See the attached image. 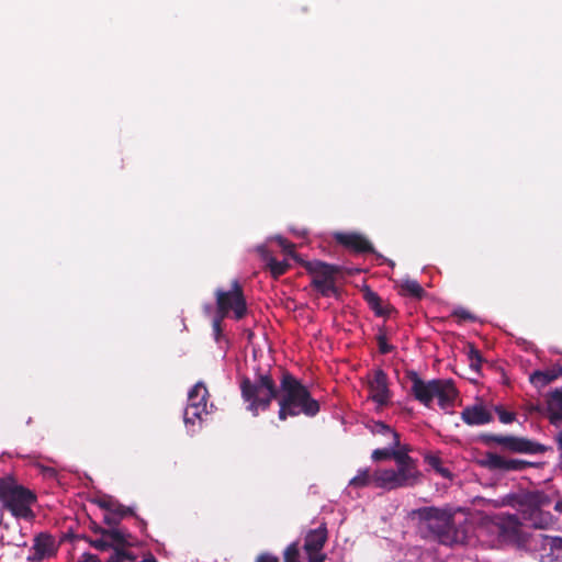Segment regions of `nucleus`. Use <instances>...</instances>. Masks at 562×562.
I'll return each instance as SVG.
<instances>
[{"mask_svg":"<svg viewBox=\"0 0 562 562\" xmlns=\"http://www.w3.org/2000/svg\"><path fill=\"white\" fill-rule=\"evenodd\" d=\"M308 555V562H325L326 554H313L306 553Z\"/></svg>","mask_w":562,"mask_h":562,"instance_id":"49530a36","label":"nucleus"},{"mask_svg":"<svg viewBox=\"0 0 562 562\" xmlns=\"http://www.w3.org/2000/svg\"><path fill=\"white\" fill-rule=\"evenodd\" d=\"M562 375V366L553 364L546 370H536L529 375V381L538 389L544 387Z\"/></svg>","mask_w":562,"mask_h":562,"instance_id":"5701e85b","label":"nucleus"},{"mask_svg":"<svg viewBox=\"0 0 562 562\" xmlns=\"http://www.w3.org/2000/svg\"><path fill=\"white\" fill-rule=\"evenodd\" d=\"M374 431L380 434H390L393 438V447L400 446V435L395 430L391 429L390 426H387L383 422L375 423Z\"/></svg>","mask_w":562,"mask_h":562,"instance_id":"473e14b6","label":"nucleus"},{"mask_svg":"<svg viewBox=\"0 0 562 562\" xmlns=\"http://www.w3.org/2000/svg\"><path fill=\"white\" fill-rule=\"evenodd\" d=\"M328 539V532L325 525L307 531L303 549L306 553L323 554L322 550Z\"/></svg>","mask_w":562,"mask_h":562,"instance_id":"a211bd4d","label":"nucleus"},{"mask_svg":"<svg viewBox=\"0 0 562 562\" xmlns=\"http://www.w3.org/2000/svg\"><path fill=\"white\" fill-rule=\"evenodd\" d=\"M256 562H279V558L271 553H261L256 558Z\"/></svg>","mask_w":562,"mask_h":562,"instance_id":"c03bdc74","label":"nucleus"},{"mask_svg":"<svg viewBox=\"0 0 562 562\" xmlns=\"http://www.w3.org/2000/svg\"><path fill=\"white\" fill-rule=\"evenodd\" d=\"M106 537H103L101 539L90 540V546L99 551H106L110 548H112V543H110Z\"/></svg>","mask_w":562,"mask_h":562,"instance_id":"4c0bfd02","label":"nucleus"},{"mask_svg":"<svg viewBox=\"0 0 562 562\" xmlns=\"http://www.w3.org/2000/svg\"><path fill=\"white\" fill-rule=\"evenodd\" d=\"M508 522L510 525H513V526H517L518 525V518L516 516H509Z\"/></svg>","mask_w":562,"mask_h":562,"instance_id":"603ef678","label":"nucleus"},{"mask_svg":"<svg viewBox=\"0 0 562 562\" xmlns=\"http://www.w3.org/2000/svg\"><path fill=\"white\" fill-rule=\"evenodd\" d=\"M398 294L402 296H411L416 300H422L426 296L424 288L414 279H404L398 285Z\"/></svg>","mask_w":562,"mask_h":562,"instance_id":"a878e982","label":"nucleus"},{"mask_svg":"<svg viewBox=\"0 0 562 562\" xmlns=\"http://www.w3.org/2000/svg\"><path fill=\"white\" fill-rule=\"evenodd\" d=\"M452 316L458 317L460 321H474L475 317L465 308H457L452 312Z\"/></svg>","mask_w":562,"mask_h":562,"instance_id":"58836bf2","label":"nucleus"},{"mask_svg":"<svg viewBox=\"0 0 562 562\" xmlns=\"http://www.w3.org/2000/svg\"><path fill=\"white\" fill-rule=\"evenodd\" d=\"M362 296L376 316H389L391 314L393 308L390 305H383L379 294L371 290L370 286L366 285L362 289Z\"/></svg>","mask_w":562,"mask_h":562,"instance_id":"b1692460","label":"nucleus"},{"mask_svg":"<svg viewBox=\"0 0 562 562\" xmlns=\"http://www.w3.org/2000/svg\"><path fill=\"white\" fill-rule=\"evenodd\" d=\"M368 387L370 392L369 397L373 402L380 406H384L389 403L391 392L389 390L387 375L382 369H376L373 372L372 378L368 381Z\"/></svg>","mask_w":562,"mask_h":562,"instance_id":"dca6fc26","label":"nucleus"},{"mask_svg":"<svg viewBox=\"0 0 562 562\" xmlns=\"http://www.w3.org/2000/svg\"><path fill=\"white\" fill-rule=\"evenodd\" d=\"M217 315L226 317L231 312L236 321L243 319L247 314V302L244 290L238 280L232 282L231 290L217 289L215 291Z\"/></svg>","mask_w":562,"mask_h":562,"instance_id":"0eeeda50","label":"nucleus"},{"mask_svg":"<svg viewBox=\"0 0 562 562\" xmlns=\"http://www.w3.org/2000/svg\"><path fill=\"white\" fill-rule=\"evenodd\" d=\"M335 241L344 248L356 254H372L374 247L371 241L357 232H337L333 235Z\"/></svg>","mask_w":562,"mask_h":562,"instance_id":"ddd939ff","label":"nucleus"},{"mask_svg":"<svg viewBox=\"0 0 562 562\" xmlns=\"http://www.w3.org/2000/svg\"><path fill=\"white\" fill-rule=\"evenodd\" d=\"M551 498L542 491H531L521 495L519 505L521 515L529 527L535 529H549L555 520L549 512H544L542 507L549 506Z\"/></svg>","mask_w":562,"mask_h":562,"instance_id":"39448f33","label":"nucleus"},{"mask_svg":"<svg viewBox=\"0 0 562 562\" xmlns=\"http://www.w3.org/2000/svg\"><path fill=\"white\" fill-rule=\"evenodd\" d=\"M482 362H483V358H480L477 361L470 360V368L476 372H480Z\"/></svg>","mask_w":562,"mask_h":562,"instance_id":"09e8293b","label":"nucleus"},{"mask_svg":"<svg viewBox=\"0 0 562 562\" xmlns=\"http://www.w3.org/2000/svg\"><path fill=\"white\" fill-rule=\"evenodd\" d=\"M376 340H378L379 351L382 355L390 353L394 350V346H392L387 342L386 336L384 334L378 335Z\"/></svg>","mask_w":562,"mask_h":562,"instance_id":"c9c22d12","label":"nucleus"},{"mask_svg":"<svg viewBox=\"0 0 562 562\" xmlns=\"http://www.w3.org/2000/svg\"><path fill=\"white\" fill-rule=\"evenodd\" d=\"M425 461L439 475L445 479H451V472L449 469L442 465V461L438 456L428 454L425 457Z\"/></svg>","mask_w":562,"mask_h":562,"instance_id":"cd10ccee","label":"nucleus"},{"mask_svg":"<svg viewBox=\"0 0 562 562\" xmlns=\"http://www.w3.org/2000/svg\"><path fill=\"white\" fill-rule=\"evenodd\" d=\"M547 417L551 425L558 427L562 423V391L555 389L547 395Z\"/></svg>","mask_w":562,"mask_h":562,"instance_id":"412c9836","label":"nucleus"},{"mask_svg":"<svg viewBox=\"0 0 562 562\" xmlns=\"http://www.w3.org/2000/svg\"><path fill=\"white\" fill-rule=\"evenodd\" d=\"M222 319H223V318H221V315H218V318H215V319L213 321V329H214V331H215L216 336H218V335L221 334V330H222V329H221V321H222Z\"/></svg>","mask_w":562,"mask_h":562,"instance_id":"8fccbe9b","label":"nucleus"},{"mask_svg":"<svg viewBox=\"0 0 562 562\" xmlns=\"http://www.w3.org/2000/svg\"><path fill=\"white\" fill-rule=\"evenodd\" d=\"M97 531L100 532L103 537H106L108 539L111 540L109 542L112 543L113 551L115 550V548L127 547L132 544V535L127 531L117 529L116 527L110 529H104L100 527Z\"/></svg>","mask_w":562,"mask_h":562,"instance_id":"393cba45","label":"nucleus"},{"mask_svg":"<svg viewBox=\"0 0 562 562\" xmlns=\"http://www.w3.org/2000/svg\"><path fill=\"white\" fill-rule=\"evenodd\" d=\"M494 411L498 415V419L503 424H510L516 419L515 413L505 411L502 406L497 405Z\"/></svg>","mask_w":562,"mask_h":562,"instance_id":"f704fd0d","label":"nucleus"},{"mask_svg":"<svg viewBox=\"0 0 562 562\" xmlns=\"http://www.w3.org/2000/svg\"><path fill=\"white\" fill-rule=\"evenodd\" d=\"M256 251L274 279L283 276L289 270L290 263L286 260H277L265 245L257 246Z\"/></svg>","mask_w":562,"mask_h":562,"instance_id":"aec40b11","label":"nucleus"},{"mask_svg":"<svg viewBox=\"0 0 562 562\" xmlns=\"http://www.w3.org/2000/svg\"><path fill=\"white\" fill-rule=\"evenodd\" d=\"M369 485H373V472L369 469H361L358 474L349 481V486L362 488Z\"/></svg>","mask_w":562,"mask_h":562,"instance_id":"bb28decb","label":"nucleus"},{"mask_svg":"<svg viewBox=\"0 0 562 562\" xmlns=\"http://www.w3.org/2000/svg\"><path fill=\"white\" fill-rule=\"evenodd\" d=\"M530 546L542 551L550 561L562 562V538L538 533L531 537Z\"/></svg>","mask_w":562,"mask_h":562,"instance_id":"2eb2a0df","label":"nucleus"},{"mask_svg":"<svg viewBox=\"0 0 562 562\" xmlns=\"http://www.w3.org/2000/svg\"><path fill=\"white\" fill-rule=\"evenodd\" d=\"M239 389L241 398L247 403V411L255 417L259 415L260 411H268L272 401H277L280 393V384H277L271 372L260 369L256 371L254 379L243 376Z\"/></svg>","mask_w":562,"mask_h":562,"instance_id":"7ed1b4c3","label":"nucleus"},{"mask_svg":"<svg viewBox=\"0 0 562 562\" xmlns=\"http://www.w3.org/2000/svg\"><path fill=\"white\" fill-rule=\"evenodd\" d=\"M417 482L394 469H378L373 472V486L387 491L414 486Z\"/></svg>","mask_w":562,"mask_h":562,"instance_id":"9d476101","label":"nucleus"},{"mask_svg":"<svg viewBox=\"0 0 562 562\" xmlns=\"http://www.w3.org/2000/svg\"><path fill=\"white\" fill-rule=\"evenodd\" d=\"M461 419L469 426H480L493 420V415L483 405L467 406L461 412Z\"/></svg>","mask_w":562,"mask_h":562,"instance_id":"6ab92c4d","label":"nucleus"},{"mask_svg":"<svg viewBox=\"0 0 562 562\" xmlns=\"http://www.w3.org/2000/svg\"><path fill=\"white\" fill-rule=\"evenodd\" d=\"M46 474L48 476H55L56 475V471L54 469H52V468H48V469H46Z\"/></svg>","mask_w":562,"mask_h":562,"instance_id":"5fc2aeb1","label":"nucleus"},{"mask_svg":"<svg viewBox=\"0 0 562 562\" xmlns=\"http://www.w3.org/2000/svg\"><path fill=\"white\" fill-rule=\"evenodd\" d=\"M142 562H158L153 555L149 559H144Z\"/></svg>","mask_w":562,"mask_h":562,"instance_id":"6e6d98bb","label":"nucleus"},{"mask_svg":"<svg viewBox=\"0 0 562 562\" xmlns=\"http://www.w3.org/2000/svg\"><path fill=\"white\" fill-rule=\"evenodd\" d=\"M209 397V391L203 382H198L189 392V403L183 413V419L186 425L194 426L195 420H202V415L207 414L206 402Z\"/></svg>","mask_w":562,"mask_h":562,"instance_id":"1a4fd4ad","label":"nucleus"},{"mask_svg":"<svg viewBox=\"0 0 562 562\" xmlns=\"http://www.w3.org/2000/svg\"><path fill=\"white\" fill-rule=\"evenodd\" d=\"M412 517L417 519V528L424 539L436 540L445 546L458 542L454 514L448 508L426 506L414 509Z\"/></svg>","mask_w":562,"mask_h":562,"instance_id":"f03ea898","label":"nucleus"},{"mask_svg":"<svg viewBox=\"0 0 562 562\" xmlns=\"http://www.w3.org/2000/svg\"><path fill=\"white\" fill-rule=\"evenodd\" d=\"M528 411H529L530 413H532V412H540L541 409H540V406L531 404V405L528 407Z\"/></svg>","mask_w":562,"mask_h":562,"instance_id":"864d4df0","label":"nucleus"},{"mask_svg":"<svg viewBox=\"0 0 562 562\" xmlns=\"http://www.w3.org/2000/svg\"><path fill=\"white\" fill-rule=\"evenodd\" d=\"M111 513H113L120 521L125 517L136 516L133 507L125 506L119 501H116L115 505L112 507Z\"/></svg>","mask_w":562,"mask_h":562,"instance_id":"c756f323","label":"nucleus"},{"mask_svg":"<svg viewBox=\"0 0 562 562\" xmlns=\"http://www.w3.org/2000/svg\"><path fill=\"white\" fill-rule=\"evenodd\" d=\"M111 513H113L120 521L125 517L136 516L133 507L125 506L119 501H116L115 505L112 507Z\"/></svg>","mask_w":562,"mask_h":562,"instance_id":"7c9ffc66","label":"nucleus"},{"mask_svg":"<svg viewBox=\"0 0 562 562\" xmlns=\"http://www.w3.org/2000/svg\"><path fill=\"white\" fill-rule=\"evenodd\" d=\"M554 440L560 451L557 468L562 472V429L555 435Z\"/></svg>","mask_w":562,"mask_h":562,"instance_id":"79ce46f5","label":"nucleus"},{"mask_svg":"<svg viewBox=\"0 0 562 562\" xmlns=\"http://www.w3.org/2000/svg\"><path fill=\"white\" fill-rule=\"evenodd\" d=\"M58 551V543L48 532H40L34 538L32 554L27 557L30 562H42L46 559L55 557Z\"/></svg>","mask_w":562,"mask_h":562,"instance_id":"4468645a","label":"nucleus"},{"mask_svg":"<svg viewBox=\"0 0 562 562\" xmlns=\"http://www.w3.org/2000/svg\"><path fill=\"white\" fill-rule=\"evenodd\" d=\"M8 544L15 546V547H26L27 546L26 541L24 540L23 535H20V537L16 539L8 541Z\"/></svg>","mask_w":562,"mask_h":562,"instance_id":"a18cd8bd","label":"nucleus"},{"mask_svg":"<svg viewBox=\"0 0 562 562\" xmlns=\"http://www.w3.org/2000/svg\"><path fill=\"white\" fill-rule=\"evenodd\" d=\"M300 550H299V543L292 542L290 543L283 554V562H300Z\"/></svg>","mask_w":562,"mask_h":562,"instance_id":"2f4dec72","label":"nucleus"},{"mask_svg":"<svg viewBox=\"0 0 562 562\" xmlns=\"http://www.w3.org/2000/svg\"><path fill=\"white\" fill-rule=\"evenodd\" d=\"M125 548L126 547L115 548V550L110 555L108 561H116V562L130 561V562H134L136 560V555L133 552L126 550Z\"/></svg>","mask_w":562,"mask_h":562,"instance_id":"c85d7f7f","label":"nucleus"},{"mask_svg":"<svg viewBox=\"0 0 562 562\" xmlns=\"http://www.w3.org/2000/svg\"><path fill=\"white\" fill-rule=\"evenodd\" d=\"M392 446V459L395 460L397 469L402 474L408 476L413 481L417 482L420 477V472L417 469L416 461L407 454L406 451L395 450Z\"/></svg>","mask_w":562,"mask_h":562,"instance_id":"f3484780","label":"nucleus"},{"mask_svg":"<svg viewBox=\"0 0 562 562\" xmlns=\"http://www.w3.org/2000/svg\"><path fill=\"white\" fill-rule=\"evenodd\" d=\"M302 266L311 277L310 286L321 296L338 299L340 290L336 285L337 276L341 273V267L324 261H303Z\"/></svg>","mask_w":562,"mask_h":562,"instance_id":"423d86ee","label":"nucleus"},{"mask_svg":"<svg viewBox=\"0 0 562 562\" xmlns=\"http://www.w3.org/2000/svg\"><path fill=\"white\" fill-rule=\"evenodd\" d=\"M37 502L36 494L13 480H0L1 507L15 517L33 521L35 513L32 506Z\"/></svg>","mask_w":562,"mask_h":562,"instance_id":"20e7f679","label":"nucleus"},{"mask_svg":"<svg viewBox=\"0 0 562 562\" xmlns=\"http://www.w3.org/2000/svg\"><path fill=\"white\" fill-rule=\"evenodd\" d=\"M481 440L485 445L497 443L503 449L514 453L542 454L552 450L549 446L512 435L484 434L481 436Z\"/></svg>","mask_w":562,"mask_h":562,"instance_id":"6e6552de","label":"nucleus"},{"mask_svg":"<svg viewBox=\"0 0 562 562\" xmlns=\"http://www.w3.org/2000/svg\"><path fill=\"white\" fill-rule=\"evenodd\" d=\"M77 562H102V561L100 560V558L98 555L86 552L78 558Z\"/></svg>","mask_w":562,"mask_h":562,"instance_id":"37998d69","label":"nucleus"},{"mask_svg":"<svg viewBox=\"0 0 562 562\" xmlns=\"http://www.w3.org/2000/svg\"><path fill=\"white\" fill-rule=\"evenodd\" d=\"M554 510L562 515V498L554 504Z\"/></svg>","mask_w":562,"mask_h":562,"instance_id":"3c124183","label":"nucleus"},{"mask_svg":"<svg viewBox=\"0 0 562 562\" xmlns=\"http://www.w3.org/2000/svg\"><path fill=\"white\" fill-rule=\"evenodd\" d=\"M467 356H468L469 361L470 360L477 361L480 358H483L480 350L473 344H470L468 346Z\"/></svg>","mask_w":562,"mask_h":562,"instance_id":"a19ab883","label":"nucleus"},{"mask_svg":"<svg viewBox=\"0 0 562 562\" xmlns=\"http://www.w3.org/2000/svg\"><path fill=\"white\" fill-rule=\"evenodd\" d=\"M391 457L392 448L375 449L371 454L373 461L387 460L391 459Z\"/></svg>","mask_w":562,"mask_h":562,"instance_id":"e433bc0d","label":"nucleus"},{"mask_svg":"<svg viewBox=\"0 0 562 562\" xmlns=\"http://www.w3.org/2000/svg\"><path fill=\"white\" fill-rule=\"evenodd\" d=\"M279 392L278 418L282 422L300 415L315 417L321 411L319 402L312 396L307 386L288 370L281 371Z\"/></svg>","mask_w":562,"mask_h":562,"instance_id":"f257e3e1","label":"nucleus"},{"mask_svg":"<svg viewBox=\"0 0 562 562\" xmlns=\"http://www.w3.org/2000/svg\"><path fill=\"white\" fill-rule=\"evenodd\" d=\"M279 241L285 252L291 254L293 251L294 245L292 243H289L282 238H280Z\"/></svg>","mask_w":562,"mask_h":562,"instance_id":"de8ad7c7","label":"nucleus"},{"mask_svg":"<svg viewBox=\"0 0 562 562\" xmlns=\"http://www.w3.org/2000/svg\"><path fill=\"white\" fill-rule=\"evenodd\" d=\"M482 465L491 471L521 472L533 465V463L520 459H506L497 453L487 452Z\"/></svg>","mask_w":562,"mask_h":562,"instance_id":"f8f14e48","label":"nucleus"},{"mask_svg":"<svg viewBox=\"0 0 562 562\" xmlns=\"http://www.w3.org/2000/svg\"><path fill=\"white\" fill-rule=\"evenodd\" d=\"M117 499L110 495H102L94 499V503L103 510L111 512Z\"/></svg>","mask_w":562,"mask_h":562,"instance_id":"72a5a7b5","label":"nucleus"},{"mask_svg":"<svg viewBox=\"0 0 562 562\" xmlns=\"http://www.w3.org/2000/svg\"><path fill=\"white\" fill-rule=\"evenodd\" d=\"M103 522L110 526L111 528H115L116 526H119L121 521L113 513L106 512L103 516Z\"/></svg>","mask_w":562,"mask_h":562,"instance_id":"ea45409f","label":"nucleus"},{"mask_svg":"<svg viewBox=\"0 0 562 562\" xmlns=\"http://www.w3.org/2000/svg\"><path fill=\"white\" fill-rule=\"evenodd\" d=\"M407 379L412 382L411 392L416 401L429 407L435 398V392L439 384L438 379L424 381L416 371H407Z\"/></svg>","mask_w":562,"mask_h":562,"instance_id":"9b49d317","label":"nucleus"},{"mask_svg":"<svg viewBox=\"0 0 562 562\" xmlns=\"http://www.w3.org/2000/svg\"><path fill=\"white\" fill-rule=\"evenodd\" d=\"M438 386L435 392V397L438 398V404L442 409L453 406L458 396V391L454 387L452 380L438 379Z\"/></svg>","mask_w":562,"mask_h":562,"instance_id":"4be33fe9","label":"nucleus"}]
</instances>
